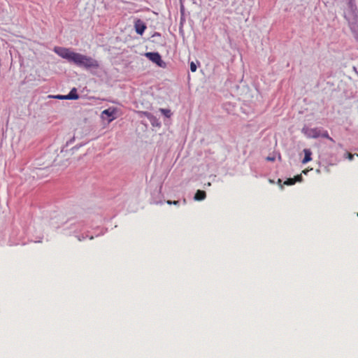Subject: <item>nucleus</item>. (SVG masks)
Masks as SVG:
<instances>
[{
    "label": "nucleus",
    "mask_w": 358,
    "mask_h": 358,
    "mask_svg": "<svg viewBox=\"0 0 358 358\" xmlns=\"http://www.w3.org/2000/svg\"><path fill=\"white\" fill-rule=\"evenodd\" d=\"M320 136H322V138H325L327 139L330 138V136L327 131H324L322 133H320Z\"/></svg>",
    "instance_id": "obj_12"
},
{
    "label": "nucleus",
    "mask_w": 358,
    "mask_h": 358,
    "mask_svg": "<svg viewBox=\"0 0 358 358\" xmlns=\"http://www.w3.org/2000/svg\"><path fill=\"white\" fill-rule=\"evenodd\" d=\"M145 56L152 62L157 64L159 66L162 67L164 64L160 55L158 52H147L145 53Z\"/></svg>",
    "instance_id": "obj_2"
},
{
    "label": "nucleus",
    "mask_w": 358,
    "mask_h": 358,
    "mask_svg": "<svg viewBox=\"0 0 358 358\" xmlns=\"http://www.w3.org/2000/svg\"><path fill=\"white\" fill-rule=\"evenodd\" d=\"M357 216H358V213H357Z\"/></svg>",
    "instance_id": "obj_20"
},
{
    "label": "nucleus",
    "mask_w": 358,
    "mask_h": 358,
    "mask_svg": "<svg viewBox=\"0 0 358 358\" xmlns=\"http://www.w3.org/2000/svg\"><path fill=\"white\" fill-rule=\"evenodd\" d=\"M166 203L169 204V205H171V204H173V205H178L179 204V201H170V200H168L166 201Z\"/></svg>",
    "instance_id": "obj_13"
},
{
    "label": "nucleus",
    "mask_w": 358,
    "mask_h": 358,
    "mask_svg": "<svg viewBox=\"0 0 358 358\" xmlns=\"http://www.w3.org/2000/svg\"><path fill=\"white\" fill-rule=\"evenodd\" d=\"M353 155H352L351 153H348V158L350 160H352L353 159Z\"/></svg>",
    "instance_id": "obj_16"
},
{
    "label": "nucleus",
    "mask_w": 358,
    "mask_h": 358,
    "mask_svg": "<svg viewBox=\"0 0 358 358\" xmlns=\"http://www.w3.org/2000/svg\"><path fill=\"white\" fill-rule=\"evenodd\" d=\"M54 52L61 57L73 62L78 66L85 69H98L99 67V64L97 60L91 57L74 52L69 48L55 47Z\"/></svg>",
    "instance_id": "obj_1"
},
{
    "label": "nucleus",
    "mask_w": 358,
    "mask_h": 358,
    "mask_svg": "<svg viewBox=\"0 0 358 358\" xmlns=\"http://www.w3.org/2000/svg\"><path fill=\"white\" fill-rule=\"evenodd\" d=\"M196 65L195 64V63L194 62H192L190 63V70L192 72H195L196 71Z\"/></svg>",
    "instance_id": "obj_11"
},
{
    "label": "nucleus",
    "mask_w": 358,
    "mask_h": 358,
    "mask_svg": "<svg viewBox=\"0 0 358 358\" xmlns=\"http://www.w3.org/2000/svg\"><path fill=\"white\" fill-rule=\"evenodd\" d=\"M302 172H303V173H304V174H307V173L308 172V169H305V170H303Z\"/></svg>",
    "instance_id": "obj_18"
},
{
    "label": "nucleus",
    "mask_w": 358,
    "mask_h": 358,
    "mask_svg": "<svg viewBox=\"0 0 358 358\" xmlns=\"http://www.w3.org/2000/svg\"><path fill=\"white\" fill-rule=\"evenodd\" d=\"M206 197V192L203 190L199 189L196 191L194 198L196 201H202V200L205 199Z\"/></svg>",
    "instance_id": "obj_7"
},
{
    "label": "nucleus",
    "mask_w": 358,
    "mask_h": 358,
    "mask_svg": "<svg viewBox=\"0 0 358 358\" xmlns=\"http://www.w3.org/2000/svg\"><path fill=\"white\" fill-rule=\"evenodd\" d=\"M296 182V179L294 178H288L284 182V185H292Z\"/></svg>",
    "instance_id": "obj_10"
},
{
    "label": "nucleus",
    "mask_w": 358,
    "mask_h": 358,
    "mask_svg": "<svg viewBox=\"0 0 358 358\" xmlns=\"http://www.w3.org/2000/svg\"><path fill=\"white\" fill-rule=\"evenodd\" d=\"M66 99L68 100H76L79 98V95L77 93V90L74 87L73 88L70 92L66 95Z\"/></svg>",
    "instance_id": "obj_5"
},
{
    "label": "nucleus",
    "mask_w": 358,
    "mask_h": 358,
    "mask_svg": "<svg viewBox=\"0 0 358 358\" xmlns=\"http://www.w3.org/2000/svg\"><path fill=\"white\" fill-rule=\"evenodd\" d=\"M134 28L138 34L143 35L147 28V26L141 20L138 19L134 22Z\"/></svg>",
    "instance_id": "obj_3"
},
{
    "label": "nucleus",
    "mask_w": 358,
    "mask_h": 358,
    "mask_svg": "<svg viewBox=\"0 0 358 358\" xmlns=\"http://www.w3.org/2000/svg\"><path fill=\"white\" fill-rule=\"evenodd\" d=\"M115 113H116V109L113 108H109L108 109L104 110L102 112V116L106 115L108 117V122H112L113 120L115 119Z\"/></svg>",
    "instance_id": "obj_4"
},
{
    "label": "nucleus",
    "mask_w": 358,
    "mask_h": 358,
    "mask_svg": "<svg viewBox=\"0 0 358 358\" xmlns=\"http://www.w3.org/2000/svg\"><path fill=\"white\" fill-rule=\"evenodd\" d=\"M320 131L317 129H312L310 130L309 136L312 138H318L320 136Z\"/></svg>",
    "instance_id": "obj_8"
},
{
    "label": "nucleus",
    "mask_w": 358,
    "mask_h": 358,
    "mask_svg": "<svg viewBox=\"0 0 358 358\" xmlns=\"http://www.w3.org/2000/svg\"><path fill=\"white\" fill-rule=\"evenodd\" d=\"M303 152H304L305 156L302 160V163L306 164L308 162L312 160V157H311L312 152L309 149H304Z\"/></svg>",
    "instance_id": "obj_6"
},
{
    "label": "nucleus",
    "mask_w": 358,
    "mask_h": 358,
    "mask_svg": "<svg viewBox=\"0 0 358 358\" xmlns=\"http://www.w3.org/2000/svg\"><path fill=\"white\" fill-rule=\"evenodd\" d=\"M328 140H329V141H331L333 143L335 142L334 140L331 137H330V138H328Z\"/></svg>",
    "instance_id": "obj_19"
},
{
    "label": "nucleus",
    "mask_w": 358,
    "mask_h": 358,
    "mask_svg": "<svg viewBox=\"0 0 358 358\" xmlns=\"http://www.w3.org/2000/svg\"><path fill=\"white\" fill-rule=\"evenodd\" d=\"M267 160H268V161H273L274 160V157H267Z\"/></svg>",
    "instance_id": "obj_17"
},
{
    "label": "nucleus",
    "mask_w": 358,
    "mask_h": 358,
    "mask_svg": "<svg viewBox=\"0 0 358 358\" xmlns=\"http://www.w3.org/2000/svg\"><path fill=\"white\" fill-rule=\"evenodd\" d=\"M66 95H57L55 96V98L60 99V100H66Z\"/></svg>",
    "instance_id": "obj_14"
},
{
    "label": "nucleus",
    "mask_w": 358,
    "mask_h": 358,
    "mask_svg": "<svg viewBox=\"0 0 358 358\" xmlns=\"http://www.w3.org/2000/svg\"><path fill=\"white\" fill-rule=\"evenodd\" d=\"M159 111L167 117H170L171 115V112L169 109L160 108Z\"/></svg>",
    "instance_id": "obj_9"
},
{
    "label": "nucleus",
    "mask_w": 358,
    "mask_h": 358,
    "mask_svg": "<svg viewBox=\"0 0 358 358\" xmlns=\"http://www.w3.org/2000/svg\"><path fill=\"white\" fill-rule=\"evenodd\" d=\"M294 178V179H296V181H298V182H301V181H302V179H303V178H302L301 175H297V176H295Z\"/></svg>",
    "instance_id": "obj_15"
}]
</instances>
